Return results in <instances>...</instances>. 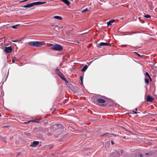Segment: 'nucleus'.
I'll return each mask as SVG.
<instances>
[{
	"label": "nucleus",
	"mask_w": 157,
	"mask_h": 157,
	"mask_svg": "<svg viewBox=\"0 0 157 157\" xmlns=\"http://www.w3.org/2000/svg\"><path fill=\"white\" fill-rule=\"evenodd\" d=\"M54 18L56 19L59 21H61L63 20V18L62 17L58 16H54Z\"/></svg>",
	"instance_id": "obj_14"
},
{
	"label": "nucleus",
	"mask_w": 157,
	"mask_h": 157,
	"mask_svg": "<svg viewBox=\"0 0 157 157\" xmlns=\"http://www.w3.org/2000/svg\"><path fill=\"white\" fill-rule=\"evenodd\" d=\"M0 139L1 140H3V141H4V142H5V143H6V137L0 136Z\"/></svg>",
	"instance_id": "obj_16"
},
{
	"label": "nucleus",
	"mask_w": 157,
	"mask_h": 157,
	"mask_svg": "<svg viewBox=\"0 0 157 157\" xmlns=\"http://www.w3.org/2000/svg\"><path fill=\"white\" fill-rule=\"evenodd\" d=\"M12 62L13 63H14L15 62V60L13 59L12 60Z\"/></svg>",
	"instance_id": "obj_48"
},
{
	"label": "nucleus",
	"mask_w": 157,
	"mask_h": 157,
	"mask_svg": "<svg viewBox=\"0 0 157 157\" xmlns=\"http://www.w3.org/2000/svg\"><path fill=\"white\" fill-rule=\"evenodd\" d=\"M132 112L133 113H134L135 114H137V112H136V110H135V111H133Z\"/></svg>",
	"instance_id": "obj_39"
},
{
	"label": "nucleus",
	"mask_w": 157,
	"mask_h": 157,
	"mask_svg": "<svg viewBox=\"0 0 157 157\" xmlns=\"http://www.w3.org/2000/svg\"><path fill=\"white\" fill-rule=\"evenodd\" d=\"M31 122V120L29 121H28V122H24V124H28V123H29V122Z\"/></svg>",
	"instance_id": "obj_36"
},
{
	"label": "nucleus",
	"mask_w": 157,
	"mask_h": 157,
	"mask_svg": "<svg viewBox=\"0 0 157 157\" xmlns=\"http://www.w3.org/2000/svg\"><path fill=\"white\" fill-rule=\"evenodd\" d=\"M19 25H13L11 26V27L14 29H16L17 28V27H18Z\"/></svg>",
	"instance_id": "obj_23"
},
{
	"label": "nucleus",
	"mask_w": 157,
	"mask_h": 157,
	"mask_svg": "<svg viewBox=\"0 0 157 157\" xmlns=\"http://www.w3.org/2000/svg\"><path fill=\"white\" fill-rule=\"evenodd\" d=\"M93 102H94V99H93Z\"/></svg>",
	"instance_id": "obj_52"
},
{
	"label": "nucleus",
	"mask_w": 157,
	"mask_h": 157,
	"mask_svg": "<svg viewBox=\"0 0 157 157\" xmlns=\"http://www.w3.org/2000/svg\"><path fill=\"white\" fill-rule=\"evenodd\" d=\"M28 44L30 46L37 47H40L43 45L41 42L37 41L29 42Z\"/></svg>",
	"instance_id": "obj_3"
},
{
	"label": "nucleus",
	"mask_w": 157,
	"mask_h": 157,
	"mask_svg": "<svg viewBox=\"0 0 157 157\" xmlns=\"http://www.w3.org/2000/svg\"><path fill=\"white\" fill-rule=\"evenodd\" d=\"M146 155H152V153L151 152L147 153L145 154Z\"/></svg>",
	"instance_id": "obj_32"
},
{
	"label": "nucleus",
	"mask_w": 157,
	"mask_h": 157,
	"mask_svg": "<svg viewBox=\"0 0 157 157\" xmlns=\"http://www.w3.org/2000/svg\"><path fill=\"white\" fill-rule=\"evenodd\" d=\"M136 111H137V108H136L135 109Z\"/></svg>",
	"instance_id": "obj_50"
},
{
	"label": "nucleus",
	"mask_w": 157,
	"mask_h": 157,
	"mask_svg": "<svg viewBox=\"0 0 157 157\" xmlns=\"http://www.w3.org/2000/svg\"><path fill=\"white\" fill-rule=\"evenodd\" d=\"M60 1L64 2L67 6H69L70 4V2L68 0H60Z\"/></svg>",
	"instance_id": "obj_12"
},
{
	"label": "nucleus",
	"mask_w": 157,
	"mask_h": 157,
	"mask_svg": "<svg viewBox=\"0 0 157 157\" xmlns=\"http://www.w3.org/2000/svg\"><path fill=\"white\" fill-rule=\"evenodd\" d=\"M57 74L61 78L64 80L66 82L68 83L67 81L65 78L64 76L61 72L60 71H58Z\"/></svg>",
	"instance_id": "obj_6"
},
{
	"label": "nucleus",
	"mask_w": 157,
	"mask_h": 157,
	"mask_svg": "<svg viewBox=\"0 0 157 157\" xmlns=\"http://www.w3.org/2000/svg\"><path fill=\"white\" fill-rule=\"evenodd\" d=\"M95 98H106L105 97H104L100 95H97L95 96Z\"/></svg>",
	"instance_id": "obj_21"
},
{
	"label": "nucleus",
	"mask_w": 157,
	"mask_h": 157,
	"mask_svg": "<svg viewBox=\"0 0 157 157\" xmlns=\"http://www.w3.org/2000/svg\"><path fill=\"white\" fill-rule=\"evenodd\" d=\"M13 139V136H12L10 138V140H12Z\"/></svg>",
	"instance_id": "obj_43"
},
{
	"label": "nucleus",
	"mask_w": 157,
	"mask_h": 157,
	"mask_svg": "<svg viewBox=\"0 0 157 157\" xmlns=\"http://www.w3.org/2000/svg\"><path fill=\"white\" fill-rule=\"evenodd\" d=\"M50 46L51 49L58 51H62L63 49L62 46L57 44H51Z\"/></svg>",
	"instance_id": "obj_2"
},
{
	"label": "nucleus",
	"mask_w": 157,
	"mask_h": 157,
	"mask_svg": "<svg viewBox=\"0 0 157 157\" xmlns=\"http://www.w3.org/2000/svg\"><path fill=\"white\" fill-rule=\"evenodd\" d=\"M121 46L122 47H126V45H122Z\"/></svg>",
	"instance_id": "obj_40"
},
{
	"label": "nucleus",
	"mask_w": 157,
	"mask_h": 157,
	"mask_svg": "<svg viewBox=\"0 0 157 157\" xmlns=\"http://www.w3.org/2000/svg\"><path fill=\"white\" fill-rule=\"evenodd\" d=\"M9 127V125H6L3 126V127H5V128H8Z\"/></svg>",
	"instance_id": "obj_42"
},
{
	"label": "nucleus",
	"mask_w": 157,
	"mask_h": 157,
	"mask_svg": "<svg viewBox=\"0 0 157 157\" xmlns=\"http://www.w3.org/2000/svg\"><path fill=\"white\" fill-rule=\"evenodd\" d=\"M116 155H115L117 157H119L121 156V154L120 152L119 151H116Z\"/></svg>",
	"instance_id": "obj_20"
},
{
	"label": "nucleus",
	"mask_w": 157,
	"mask_h": 157,
	"mask_svg": "<svg viewBox=\"0 0 157 157\" xmlns=\"http://www.w3.org/2000/svg\"><path fill=\"white\" fill-rule=\"evenodd\" d=\"M131 33H132V34H134V33H134V32H131Z\"/></svg>",
	"instance_id": "obj_49"
},
{
	"label": "nucleus",
	"mask_w": 157,
	"mask_h": 157,
	"mask_svg": "<svg viewBox=\"0 0 157 157\" xmlns=\"http://www.w3.org/2000/svg\"><path fill=\"white\" fill-rule=\"evenodd\" d=\"M47 134L48 136H51L52 135V133L51 132H49L47 133Z\"/></svg>",
	"instance_id": "obj_31"
},
{
	"label": "nucleus",
	"mask_w": 157,
	"mask_h": 157,
	"mask_svg": "<svg viewBox=\"0 0 157 157\" xmlns=\"http://www.w3.org/2000/svg\"><path fill=\"white\" fill-rule=\"evenodd\" d=\"M33 6V2L29 4H28L24 6L23 7L24 8H29Z\"/></svg>",
	"instance_id": "obj_10"
},
{
	"label": "nucleus",
	"mask_w": 157,
	"mask_h": 157,
	"mask_svg": "<svg viewBox=\"0 0 157 157\" xmlns=\"http://www.w3.org/2000/svg\"><path fill=\"white\" fill-rule=\"evenodd\" d=\"M156 130H157V129H156Z\"/></svg>",
	"instance_id": "obj_53"
},
{
	"label": "nucleus",
	"mask_w": 157,
	"mask_h": 157,
	"mask_svg": "<svg viewBox=\"0 0 157 157\" xmlns=\"http://www.w3.org/2000/svg\"><path fill=\"white\" fill-rule=\"evenodd\" d=\"M135 53L139 57H141V56L139 54H138L136 52H135Z\"/></svg>",
	"instance_id": "obj_35"
},
{
	"label": "nucleus",
	"mask_w": 157,
	"mask_h": 157,
	"mask_svg": "<svg viewBox=\"0 0 157 157\" xmlns=\"http://www.w3.org/2000/svg\"><path fill=\"white\" fill-rule=\"evenodd\" d=\"M88 67V66L87 65H85V66H84L82 69L81 70V71L82 72H84L87 69V68Z\"/></svg>",
	"instance_id": "obj_18"
},
{
	"label": "nucleus",
	"mask_w": 157,
	"mask_h": 157,
	"mask_svg": "<svg viewBox=\"0 0 157 157\" xmlns=\"http://www.w3.org/2000/svg\"><path fill=\"white\" fill-rule=\"evenodd\" d=\"M111 143L112 144V145H113L114 144V143L112 140H111Z\"/></svg>",
	"instance_id": "obj_41"
},
{
	"label": "nucleus",
	"mask_w": 157,
	"mask_h": 157,
	"mask_svg": "<svg viewBox=\"0 0 157 157\" xmlns=\"http://www.w3.org/2000/svg\"><path fill=\"white\" fill-rule=\"evenodd\" d=\"M46 2H33V6L35 5H38L40 4H44Z\"/></svg>",
	"instance_id": "obj_9"
},
{
	"label": "nucleus",
	"mask_w": 157,
	"mask_h": 157,
	"mask_svg": "<svg viewBox=\"0 0 157 157\" xmlns=\"http://www.w3.org/2000/svg\"><path fill=\"white\" fill-rule=\"evenodd\" d=\"M88 10V9L87 8H86L85 9H83L81 11V12L83 13L86 12V11H87Z\"/></svg>",
	"instance_id": "obj_24"
},
{
	"label": "nucleus",
	"mask_w": 157,
	"mask_h": 157,
	"mask_svg": "<svg viewBox=\"0 0 157 157\" xmlns=\"http://www.w3.org/2000/svg\"><path fill=\"white\" fill-rule=\"evenodd\" d=\"M144 17L147 18H150L151 17V16L147 14L144 15Z\"/></svg>",
	"instance_id": "obj_26"
},
{
	"label": "nucleus",
	"mask_w": 157,
	"mask_h": 157,
	"mask_svg": "<svg viewBox=\"0 0 157 157\" xmlns=\"http://www.w3.org/2000/svg\"><path fill=\"white\" fill-rule=\"evenodd\" d=\"M110 44L104 42H101L97 45V47L98 48H101V46H110Z\"/></svg>",
	"instance_id": "obj_5"
},
{
	"label": "nucleus",
	"mask_w": 157,
	"mask_h": 157,
	"mask_svg": "<svg viewBox=\"0 0 157 157\" xmlns=\"http://www.w3.org/2000/svg\"><path fill=\"white\" fill-rule=\"evenodd\" d=\"M56 74H57V73L58 72V71H59V69L57 68L56 69Z\"/></svg>",
	"instance_id": "obj_37"
},
{
	"label": "nucleus",
	"mask_w": 157,
	"mask_h": 157,
	"mask_svg": "<svg viewBox=\"0 0 157 157\" xmlns=\"http://www.w3.org/2000/svg\"><path fill=\"white\" fill-rule=\"evenodd\" d=\"M115 21V20H111L107 22V26H109V25H111Z\"/></svg>",
	"instance_id": "obj_11"
},
{
	"label": "nucleus",
	"mask_w": 157,
	"mask_h": 157,
	"mask_svg": "<svg viewBox=\"0 0 157 157\" xmlns=\"http://www.w3.org/2000/svg\"><path fill=\"white\" fill-rule=\"evenodd\" d=\"M52 26L54 28V29H56V30H59V28L58 26L56 25H53Z\"/></svg>",
	"instance_id": "obj_19"
},
{
	"label": "nucleus",
	"mask_w": 157,
	"mask_h": 157,
	"mask_svg": "<svg viewBox=\"0 0 157 157\" xmlns=\"http://www.w3.org/2000/svg\"><path fill=\"white\" fill-rule=\"evenodd\" d=\"M70 86H71V85H69V86H69L70 87Z\"/></svg>",
	"instance_id": "obj_51"
},
{
	"label": "nucleus",
	"mask_w": 157,
	"mask_h": 157,
	"mask_svg": "<svg viewBox=\"0 0 157 157\" xmlns=\"http://www.w3.org/2000/svg\"><path fill=\"white\" fill-rule=\"evenodd\" d=\"M53 147V145H49L48 146V147L49 148V149H52Z\"/></svg>",
	"instance_id": "obj_25"
},
{
	"label": "nucleus",
	"mask_w": 157,
	"mask_h": 157,
	"mask_svg": "<svg viewBox=\"0 0 157 157\" xmlns=\"http://www.w3.org/2000/svg\"><path fill=\"white\" fill-rule=\"evenodd\" d=\"M105 104H103L102 105L106 106L108 104L109 105V107H114L116 106L117 104L116 103H114L112 101V100L111 99H105Z\"/></svg>",
	"instance_id": "obj_1"
},
{
	"label": "nucleus",
	"mask_w": 157,
	"mask_h": 157,
	"mask_svg": "<svg viewBox=\"0 0 157 157\" xmlns=\"http://www.w3.org/2000/svg\"><path fill=\"white\" fill-rule=\"evenodd\" d=\"M25 135L28 136H31V134L29 133H25Z\"/></svg>",
	"instance_id": "obj_27"
},
{
	"label": "nucleus",
	"mask_w": 157,
	"mask_h": 157,
	"mask_svg": "<svg viewBox=\"0 0 157 157\" xmlns=\"http://www.w3.org/2000/svg\"><path fill=\"white\" fill-rule=\"evenodd\" d=\"M12 41L13 42H17L18 41L17 40H12Z\"/></svg>",
	"instance_id": "obj_44"
},
{
	"label": "nucleus",
	"mask_w": 157,
	"mask_h": 157,
	"mask_svg": "<svg viewBox=\"0 0 157 157\" xmlns=\"http://www.w3.org/2000/svg\"><path fill=\"white\" fill-rule=\"evenodd\" d=\"M145 75L146 76H147V77L148 78H150V75L148 74V73L147 72H146L145 73Z\"/></svg>",
	"instance_id": "obj_29"
},
{
	"label": "nucleus",
	"mask_w": 157,
	"mask_h": 157,
	"mask_svg": "<svg viewBox=\"0 0 157 157\" xmlns=\"http://www.w3.org/2000/svg\"><path fill=\"white\" fill-rule=\"evenodd\" d=\"M82 76H81L80 77V80L81 81V85H82L83 82H82Z\"/></svg>",
	"instance_id": "obj_28"
},
{
	"label": "nucleus",
	"mask_w": 157,
	"mask_h": 157,
	"mask_svg": "<svg viewBox=\"0 0 157 157\" xmlns=\"http://www.w3.org/2000/svg\"><path fill=\"white\" fill-rule=\"evenodd\" d=\"M41 119H36L35 120H31V122H33L36 123H39L40 122Z\"/></svg>",
	"instance_id": "obj_15"
},
{
	"label": "nucleus",
	"mask_w": 157,
	"mask_h": 157,
	"mask_svg": "<svg viewBox=\"0 0 157 157\" xmlns=\"http://www.w3.org/2000/svg\"><path fill=\"white\" fill-rule=\"evenodd\" d=\"M125 138H126L125 136H124L123 137V138L124 139H125Z\"/></svg>",
	"instance_id": "obj_47"
},
{
	"label": "nucleus",
	"mask_w": 157,
	"mask_h": 157,
	"mask_svg": "<svg viewBox=\"0 0 157 157\" xmlns=\"http://www.w3.org/2000/svg\"><path fill=\"white\" fill-rule=\"evenodd\" d=\"M39 144V142L37 141H34L33 142L32 145H30V146L32 147H36Z\"/></svg>",
	"instance_id": "obj_8"
},
{
	"label": "nucleus",
	"mask_w": 157,
	"mask_h": 157,
	"mask_svg": "<svg viewBox=\"0 0 157 157\" xmlns=\"http://www.w3.org/2000/svg\"><path fill=\"white\" fill-rule=\"evenodd\" d=\"M139 155L140 157H143V155H142V154L141 153H140V152H139Z\"/></svg>",
	"instance_id": "obj_34"
},
{
	"label": "nucleus",
	"mask_w": 157,
	"mask_h": 157,
	"mask_svg": "<svg viewBox=\"0 0 157 157\" xmlns=\"http://www.w3.org/2000/svg\"><path fill=\"white\" fill-rule=\"evenodd\" d=\"M51 128H55V129L53 131L54 132H57V131L59 128L62 129L64 128V127L63 125L59 124H55L51 126Z\"/></svg>",
	"instance_id": "obj_4"
},
{
	"label": "nucleus",
	"mask_w": 157,
	"mask_h": 157,
	"mask_svg": "<svg viewBox=\"0 0 157 157\" xmlns=\"http://www.w3.org/2000/svg\"><path fill=\"white\" fill-rule=\"evenodd\" d=\"M149 78L150 80L151 81L152 80H151V78H150H150Z\"/></svg>",
	"instance_id": "obj_46"
},
{
	"label": "nucleus",
	"mask_w": 157,
	"mask_h": 157,
	"mask_svg": "<svg viewBox=\"0 0 157 157\" xmlns=\"http://www.w3.org/2000/svg\"><path fill=\"white\" fill-rule=\"evenodd\" d=\"M112 135L114 136H116V135L115 134H114L113 133H112Z\"/></svg>",
	"instance_id": "obj_45"
},
{
	"label": "nucleus",
	"mask_w": 157,
	"mask_h": 157,
	"mask_svg": "<svg viewBox=\"0 0 157 157\" xmlns=\"http://www.w3.org/2000/svg\"><path fill=\"white\" fill-rule=\"evenodd\" d=\"M110 134L108 132H106L105 133L100 136L102 137H106L110 135Z\"/></svg>",
	"instance_id": "obj_17"
},
{
	"label": "nucleus",
	"mask_w": 157,
	"mask_h": 157,
	"mask_svg": "<svg viewBox=\"0 0 157 157\" xmlns=\"http://www.w3.org/2000/svg\"><path fill=\"white\" fill-rule=\"evenodd\" d=\"M12 49L11 47H6L4 50V52L7 53H11L12 51Z\"/></svg>",
	"instance_id": "obj_7"
},
{
	"label": "nucleus",
	"mask_w": 157,
	"mask_h": 157,
	"mask_svg": "<svg viewBox=\"0 0 157 157\" xmlns=\"http://www.w3.org/2000/svg\"><path fill=\"white\" fill-rule=\"evenodd\" d=\"M67 99H65V100H63V101H62V103L63 104H64L65 103V102L64 101H66Z\"/></svg>",
	"instance_id": "obj_38"
},
{
	"label": "nucleus",
	"mask_w": 157,
	"mask_h": 157,
	"mask_svg": "<svg viewBox=\"0 0 157 157\" xmlns=\"http://www.w3.org/2000/svg\"><path fill=\"white\" fill-rule=\"evenodd\" d=\"M98 102L100 103H104L105 102V100H104L102 99H98L97 101Z\"/></svg>",
	"instance_id": "obj_13"
},
{
	"label": "nucleus",
	"mask_w": 157,
	"mask_h": 157,
	"mask_svg": "<svg viewBox=\"0 0 157 157\" xmlns=\"http://www.w3.org/2000/svg\"><path fill=\"white\" fill-rule=\"evenodd\" d=\"M146 98H152L150 96V95H148L146 97Z\"/></svg>",
	"instance_id": "obj_33"
},
{
	"label": "nucleus",
	"mask_w": 157,
	"mask_h": 157,
	"mask_svg": "<svg viewBox=\"0 0 157 157\" xmlns=\"http://www.w3.org/2000/svg\"><path fill=\"white\" fill-rule=\"evenodd\" d=\"M145 81L146 83L147 84L149 83V80L148 79L145 78Z\"/></svg>",
	"instance_id": "obj_30"
},
{
	"label": "nucleus",
	"mask_w": 157,
	"mask_h": 157,
	"mask_svg": "<svg viewBox=\"0 0 157 157\" xmlns=\"http://www.w3.org/2000/svg\"><path fill=\"white\" fill-rule=\"evenodd\" d=\"M155 99H146V101L147 102H151Z\"/></svg>",
	"instance_id": "obj_22"
}]
</instances>
